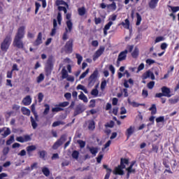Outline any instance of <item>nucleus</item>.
<instances>
[{"mask_svg":"<svg viewBox=\"0 0 179 179\" xmlns=\"http://www.w3.org/2000/svg\"><path fill=\"white\" fill-rule=\"evenodd\" d=\"M168 8L171 9V10L173 12L172 13H177V12L179 11V6H173L169 5Z\"/></svg>","mask_w":179,"mask_h":179,"instance_id":"34","label":"nucleus"},{"mask_svg":"<svg viewBox=\"0 0 179 179\" xmlns=\"http://www.w3.org/2000/svg\"><path fill=\"white\" fill-rule=\"evenodd\" d=\"M52 69H54V62H52V57H50L47 60L45 71L46 73L50 75L51 72H52Z\"/></svg>","mask_w":179,"mask_h":179,"instance_id":"7","label":"nucleus"},{"mask_svg":"<svg viewBox=\"0 0 179 179\" xmlns=\"http://www.w3.org/2000/svg\"><path fill=\"white\" fill-rule=\"evenodd\" d=\"M92 96H95V97H97L99 96V90L97 89H93L91 91Z\"/></svg>","mask_w":179,"mask_h":179,"instance_id":"53","label":"nucleus"},{"mask_svg":"<svg viewBox=\"0 0 179 179\" xmlns=\"http://www.w3.org/2000/svg\"><path fill=\"white\" fill-rule=\"evenodd\" d=\"M127 101L129 103V104H130L131 106H132V107H139V106H145V103H138V102L136 101H131V99H128Z\"/></svg>","mask_w":179,"mask_h":179,"instance_id":"22","label":"nucleus"},{"mask_svg":"<svg viewBox=\"0 0 179 179\" xmlns=\"http://www.w3.org/2000/svg\"><path fill=\"white\" fill-rule=\"evenodd\" d=\"M121 24H122V26H123V27H124V29H129V20L126 19V20H124V22H122L121 23Z\"/></svg>","mask_w":179,"mask_h":179,"instance_id":"37","label":"nucleus"},{"mask_svg":"<svg viewBox=\"0 0 179 179\" xmlns=\"http://www.w3.org/2000/svg\"><path fill=\"white\" fill-rule=\"evenodd\" d=\"M78 99L82 100L84 103H87L88 101L87 96L83 94V92H80V94L78 96Z\"/></svg>","mask_w":179,"mask_h":179,"instance_id":"25","label":"nucleus"},{"mask_svg":"<svg viewBox=\"0 0 179 179\" xmlns=\"http://www.w3.org/2000/svg\"><path fill=\"white\" fill-rule=\"evenodd\" d=\"M71 156L73 159H79V151L78 150L73 151Z\"/></svg>","mask_w":179,"mask_h":179,"instance_id":"44","label":"nucleus"},{"mask_svg":"<svg viewBox=\"0 0 179 179\" xmlns=\"http://www.w3.org/2000/svg\"><path fill=\"white\" fill-rule=\"evenodd\" d=\"M103 154L99 153L98 157H96L97 163L99 164L101 163V160H103Z\"/></svg>","mask_w":179,"mask_h":179,"instance_id":"58","label":"nucleus"},{"mask_svg":"<svg viewBox=\"0 0 179 179\" xmlns=\"http://www.w3.org/2000/svg\"><path fill=\"white\" fill-rule=\"evenodd\" d=\"M35 35H36V34H33L30 31H28L27 36L28 38H34Z\"/></svg>","mask_w":179,"mask_h":179,"instance_id":"64","label":"nucleus"},{"mask_svg":"<svg viewBox=\"0 0 179 179\" xmlns=\"http://www.w3.org/2000/svg\"><path fill=\"white\" fill-rule=\"evenodd\" d=\"M108 12H114L117 10V3L113 1L110 4H107Z\"/></svg>","mask_w":179,"mask_h":179,"instance_id":"18","label":"nucleus"},{"mask_svg":"<svg viewBox=\"0 0 179 179\" xmlns=\"http://www.w3.org/2000/svg\"><path fill=\"white\" fill-rule=\"evenodd\" d=\"M57 22H58V24H61V22H62V14H61V12H59L57 13Z\"/></svg>","mask_w":179,"mask_h":179,"instance_id":"48","label":"nucleus"},{"mask_svg":"<svg viewBox=\"0 0 179 179\" xmlns=\"http://www.w3.org/2000/svg\"><path fill=\"white\" fill-rule=\"evenodd\" d=\"M56 5L57 6H59V5H68V4L64 0H57L56 1Z\"/></svg>","mask_w":179,"mask_h":179,"instance_id":"57","label":"nucleus"},{"mask_svg":"<svg viewBox=\"0 0 179 179\" xmlns=\"http://www.w3.org/2000/svg\"><path fill=\"white\" fill-rule=\"evenodd\" d=\"M76 89H77V90H83V92H84V93H85V94H87L89 93V92L87 91V89L84 85H82L80 84H79L77 86Z\"/></svg>","mask_w":179,"mask_h":179,"instance_id":"28","label":"nucleus"},{"mask_svg":"<svg viewBox=\"0 0 179 179\" xmlns=\"http://www.w3.org/2000/svg\"><path fill=\"white\" fill-rule=\"evenodd\" d=\"M39 157L45 160V156H47V152L45 150H42L38 152Z\"/></svg>","mask_w":179,"mask_h":179,"instance_id":"33","label":"nucleus"},{"mask_svg":"<svg viewBox=\"0 0 179 179\" xmlns=\"http://www.w3.org/2000/svg\"><path fill=\"white\" fill-rule=\"evenodd\" d=\"M42 173L43 175H45V177H50V169L45 166L42 168Z\"/></svg>","mask_w":179,"mask_h":179,"instance_id":"26","label":"nucleus"},{"mask_svg":"<svg viewBox=\"0 0 179 179\" xmlns=\"http://www.w3.org/2000/svg\"><path fill=\"white\" fill-rule=\"evenodd\" d=\"M24 142H30V141H31V137H30L29 135H24Z\"/></svg>","mask_w":179,"mask_h":179,"instance_id":"62","label":"nucleus"},{"mask_svg":"<svg viewBox=\"0 0 179 179\" xmlns=\"http://www.w3.org/2000/svg\"><path fill=\"white\" fill-rule=\"evenodd\" d=\"M57 141H59L60 143H62V145H63L64 142H65V141H66V134L62 135L60 138Z\"/></svg>","mask_w":179,"mask_h":179,"instance_id":"46","label":"nucleus"},{"mask_svg":"<svg viewBox=\"0 0 179 179\" xmlns=\"http://www.w3.org/2000/svg\"><path fill=\"white\" fill-rule=\"evenodd\" d=\"M44 80V74L41 73L36 78L37 83H41Z\"/></svg>","mask_w":179,"mask_h":179,"instance_id":"43","label":"nucleus"},{"mask_svg":"<svg viewBox=\"0 0 179 179\" xmlns=\"http://www.w3.org/2000/svg\"><path fill=\"white\" fill-rule=\"evenodd\" d=\"M147 87L150 89L152 90L153 87H155V81H150V83H148Z\"/></svg>","mask_w":179,"mask_h":179,"instance_id":"61","label":"nucleus"},{"mask_svg":"<svg viewBox=\"0 0 179 179\" xmlns=\"http://www.w3.org/2000/svg\"><path fill=\"white\" fill-rule=\"evenodd\" d=\"M103 168L105 169V170H106V174L104 177V179H109L110 176H111V173L113 172V169L108 168V166L106 164L103 165Z\"/></svg>","mask_w":179,"mask_h":179,"instance_id":"19","label":"nucleus"},{"mask_svg":"<svg viewBox=\"0 0 179 179\" xmlns=\"http://www.w3.org/2000/svg\"><path fill=\"white\" fill-rule=\"evenodd\" d=\"M127 54H128V50L120 52L117 59V63L120 64L121 61H125L127 59Z\"/></svg>","mask_w":179,"mask_h":179,"instance_id":"13","label":"nucleus"},{"mask_svg":"<svg viewBox=\"0 0 179 179\" xmlns=\"http://www.w3.org/2000/svg\"><path fill=\"white\" fill-rule=\"evenodd\" d=\"M131 57L132 58H137L139 57V49L137 47H136L133 52H131Z\"/></svg>","mask_w":179,"mask_h":179,"instance_id":"27","label":"nucleus"},{"mask_svg":"<svg viewBox=\"0 0 179 179\" xmlns=\"http://www.w3.org/2000/svg\"><path fill=\"white\" fill-rule=\"evenodd\" d=\"M105 50H106V48H104V46H100L99 50H97L93 55V61H97L99 57H101Z\"/></svg>","mask_w":179,"mask_h":179,"instance_id":"12","label":"nucleus"},{"mask_svg":"<svg viewBox=\"0 0 179 179\" xmlns=\"http://www.w3.org/2000/svg\"><path fill=\"white\" fill-rule=\"evenodd\" d=\"M178 101H179V96H175L174 99H169V103L171 104H177Z\"/></svg>","mask_w":179,"mask_h":179,"instance_id":"39","label":"nucleus"},{"mask_svg":"<svg viewBox=\"0 0 179 179\" xmlns=\"http://www.w3.org/2000/svg\"><path fill=\"white\" fill-rule=\"evenodd\" d=\"M157 3H159V0H150L148 3L149 8L150 9H156Z\"/></svg>","mask_w":179,"mask_h":179,"instance_id":"21","label":"nucleus"},{"mask_svg":"<svg viewBox=\"0 0 179 179\" xmlns=\"http://www.w3.org/2000/svg\"><path fill=\"white\" fill-rule=\"evenodd\" d=\"M97 76H99V70L96 69L88 78L89 86L94 85V83H96V79H97Z\"/></svg>","mask_w":179,"mask_h":179,"instance_id":"8","label":"nucleus"},{"mask_svg":"<svg viewBox=\"0 0 179 179\" xmlns=\"http://www.w3.org/2000/svg\"><path fill=\"white\" fill-rule=\"evenodd\" d=\"M76 58L78 59V65H80L82 64V61H83V57H82L79 53H77L76 54Z\"/></svg>","mask_w":179,"mask_h":179,"instance_id":"36","label":"nucleus"},{"mask_svg":"<svg viewBox=\"0 0 179 179\" xmlns=\"http://www.w3.org/2000/svg\"><path fill=\"white\" fill-rule=\"evenodd\" d=\"M113 21H110L108 23H107L105 25L103 29H105L106 30H110V28L111 27V26H113Z\"/></svg>","mask_w":179,"mask_h":179,"instance_id":"52","label":"nucleus"},{"mask_svg":"<svg viewBox=\"0 0 179 179\" xmlns=\"http://www.w3.org/2000/svg\"><path fill=\"white\" fill-rule=\"evenodd\" d=\"M26 27L24 26L20 27L17 31L15 36L14 38L13 45L22 50L24 48V44H23L22 38H24Z\"/></svg>","mask_w":179,"mask_h":179,"instance_id":"1","label":"nucleus"},{"mask_svg":"<svg viewBox=\"0 0 179 179\" xmlns=\"http://www.w3.org/2000/svg\"><path fill=\"white\" fill-rule=\"evenodd\" d=\"M149 110L151 111V115L149 118V121L155 124V114H157V108L156 107V104H152L151 107L149 108Z\"/></svg>","mask_w":179,"mask_h":179,"instance_id":"11","label":"nucleus"},{"mask_svg":"<svg viewBox=\"0 0 179 179\" xmlns=\"http://www.w3.org/2000/svg\"><path fill=\"white\" fill-rule=\"evenodd\" d=\"M125 164H129V159L127 158H121L120 164L115 168L113 174H115V176H124V169H125Z\"/></svg>","mask_w":179,"mask_h":179,"instance_id":"2","label":"nucleus"},{"mask_svg":"<svg viewBox=\"0 0 179 179\" xmlns=\"http://www.w3.org/2000/svg\"><path fill=\"white\" fill-rule=\"evenodd\" d=\"M66 24L67 28L65 29V31L62 36V40L64 41H66V39L68 38V33H71V31H72V29L73 28V24L72 23L71 20H67Z\"/></svg>","mask_w":179,"mask_h":179,"instance_id":"6","label":"nucleus"},{"mask_svg":"<svg viewBox=\"0 0 179 179\" xmlns=\"http://www.w3.org/2000/svg\"><path fill=\"white\" fill-rule=\"evenodd\" d=\"M43 99H44V94H43V92H39L38 94V103H41V101H43Z\"/></svg>","mask_w":179,"mask_h":179,"instance_id":"51","label":"nucleus"},{"mask_svg":"<svg viewBox=\"0 0 179 179\" xmlns=\"http://www.w3.org/2000/svg\"><path fill=\"white\" fill-rule=\"evenodd\" d=\"M106 86H107V80H103L101 83V90H104V89H106Z\"/></svg>","mask_w":179,"mask_h":179,"instance_id":"55","label":"nucleus"},{"mask_svg":"<svg viewBox=\"0 0 179 179\" xmlns=\"http://www.w3.org/2000/svg\"><path fill=\"white\" fill-rule=\"evenodd\" d=\"M136 163V161H132L130 164V166L126 169V171L128 173H130L131 174H135L136 173V170L134 169V166H135V164Z\"/></svg>","mask_w":179,"mask_h":179,"instance_id":"17","label":"nucleus"},{"mask_svg":"<svg viewBox=\"0 0 179 179\" xmlns=\"http://www.w3.org/2000/svg\"><path fill=\"white\" fill-rule=\"evenodd\" d=\"M21 111L24 115H27V116L30 115V110L29 108L26 107L21 108Z\"/></svg>","mask_w":179,"mask_h":179,"instance_id":"30","label":"nucleus"},{"mask_svg":"<svg viewBox=\"0 0 179 179\" xmlns=\"http://www.w3.org/2000/svg\"><path fill=\"white\" fill-rule=\"evenodd\" d=\"M106 128H113L114 127V121L110 120L109 123L105 124Z\"/></svg>","mask_w":179,"mask_h":179,"instance_id":"54","label":"nucleus"},{"mask_svg":"<svg viewBox=\"0 0 179 179\" xmlns=\"http://www.w3.org/2000/svg\"><path fill=\"white\" fill-rule=\"evenodd\" d=\"M88 149L90 153L93 155V156H96V155H97V153L99 152V149L97 148L89 147Z\"/></svg>","mask_w":179,"mask_h":179,"instance_id":"24","label":"nucleus"},{"mask_svg":"<svg viewBox=\"0 0 179 179\" xmlns=\"http://www.w3.org/2000/svg\"><path fill=\"white\" fill-rule=\"evenodd\" d=\"M64 50L68 54H71L72 51L73 50V39L71 38L66 42V45H64Z\"/></svg>","mask_w":179,"mask_h":179,"instance_id":"10","label":"nucleus"},{"mask_svg":"<svg viewBox=\"0 0 179 179\" xmlns=\"http://www.w3.org/2000/svg\"><path fill=\"white\" fill-rule=\"evenodd\" d=\"M160 41H164V37L163 36H158L155 38V44L157 43H160Z\"/></svg>","mask_w":179,"mask_h":179,"instance_id":"56","label":"nucleus"},{"mask_svg":"<svg viewBox=\"0 0 179 179\" xmlns=\"http://www.w3.org/2000/svg\"><path fill=\"white\" fill-rule=\"evenodd\" d=\"M26 149H27V152H34V150L37 149V147H36V145H31L27 147Z\"/></svg>","mask_w":179,"mask_h":179,"instance_id":"40","label":"nucleus"},{"mask_svg":"<svg viewBox=\"0 0 179 179\" xmlns=\"http://www.w3.org/2000/svg\"><path fill=\"white\" fill-rule=\"evenodd\" d=\"M78 143L80 145V148L81 149H83V148H85V146H86V142L82 141V140H78Z\"/></svg>","mask_w":179,"mask_h":179,"instance_id":"47","label":"nucleus"},{"mask_svg":"<svg viewBox=\"0 0 179 179\" xmlns=\"http://www.w3.org/2000/svg\"><path fill=\"white\" fill-rule=\"evenodd\" d=\"M136 19H137L136 25L139 26L141 24V22H142V16H141V14H139V13H136Z\"/></svg>","mask_w":179,"mask_h":179,"instance_id":"29","label":"nucleus"},{"mask_svg":"<svg viewBox=\"0 0 179 179\" xmlns=\"http://www.w3.org/2000/svg\"><path fill=\"white\" fill-rule=\"evenodd\" d=\"M96 128V123L94 120H90L88 124V129L93 131Z\"/></svg>","mask_w":179,"mask_h":179,"instance_id":"31","label":"nucleus"},{"mask_svg":"<svg viewBox=\"0 0 179 179\" xmlns=\"http://www.w3.org/2000/svg\"><path fill=\"white\" fill-rule=\"evenodd\" d=\"M141 78L143 80L148 79V78H150L152 80H155V74L150 70H148L142 75Z\"/></svg>","mask_w":179,"mask_h":179,"instance_id":"14","label":"nucleus"},{"mask_svg":"<svg viewBox=\"0 0 179 179\" xmlns=\"http://www.w3.org/2000/svg\"><path fill=\"white\" fill-rule=\"evenodd\" d=\"M81 113H83L81 107H77L76 110L74 111V117H76V115H79V114H81Z\"/></svg>","mask_w":179,"mask_h":179,"instance_id":"42","label":"nucleus"},{"mask_svg":"<svg viewBox=\"0 0 179 179\" xmlns=\"http://www.w3.org/2000/svg\"><path fill=\"white\" fill-rule=\"evenodd\" d=\"M89 71L90 69H87L85 72H83L80 76L79 79H85V78H86V76H87V73H89Z\"/></svg>","mask_w":179,"mask_h":179,"instance_id":"45","label":"nucleus"},{"mask_svg":"<svg viewBox=\"0 0 179 179\" xmlns=\"http://www.w3.org/2000/svg\"><path fill=\"white\" fill-rule=\"evenodd\" d=\"M62 145V143L60 141H57L52 145V149L57 150L59 146Z\"/></svg>","mask_w":179,"mask_h":179,"instance_id":"32","label":"nucleus"},{"mask_svg":"<svg viewBox=\"0 0 179 179\" xmlns=\"http://www.w3.org/2000/svg\"><path fill=\"white\" fill-rule=\"evenodd\" d=\"M69 106V102L64 101L59 103L58 105H56L55 108L52 109V113H59V111H64V108L61 107H68Z\"/></svg>","mask_w":179,"mask_h":179,"instance_id":"9","label":"nucleus"},{"mask_svg":"<svg viewBox=\"0 0 179 179\" xmlns=\"http://www.w3.org/2000/svg\"><path fill=\"white\" fill-rule=\"evenodd\" d=\"M78 15L80 16H85L86 15V8L85 6L80 7L78 9Z\"/></svg>","mask_w":179,"mask_h":179,"instance_id":"23","label":"nucleus"},{"mask_svg":"<svg viewBox=\"0 0 179 179\" xmlns=\"http://www.w3.org/2000/svg\"><path fill=\"white\" fill-rule=\"evenodd\" d=\"M45 110L43 111V115H47L48 113H50V105L48 104H45L44 105Z\"/></svg>","mask_w":179,"mask_h":179,"instance_id":"41","label":"nucleus"},{"mask_svg":"<svg viewBox=\"0 0 179 179\" xmlns=\"http://www.w3.org/2000/svg\"><path fill=\"white\" fill-rule=\"evenodd\" d=\"M135 132V127L130 126L125 131V136H127V140L129 139Z\"/></svg>","mask_w":179,"mask_h":179,"instance_id":"15","label":"nucleus"},{"mask_svg":"<svg viewBox=\"0 0 179 179\" xmlns=\"http://www.w3.org/2000/svg\"><path fill=\"white\" fill-rule=\"evenodd\" d=\"M13 141H15V136H11L8 140L6 141V145H12Z\"/></svg>","mask_w":179,"mask_h":179,"instance_id":"50","label":"nucleus"},{"mask_svg":"<svg viewBox=\"0 0 179 179\" xmlns=\"http://www.w3.org/2000/svg\"><path fill=\"white\" fill-rule=\"evenodd\" d=\"M162 93H157L155 97L158 99H162V97H171V90L170 88L164 86L161 88Z\"/></svg>","mask_w":179,"mask_h":179,"instance_id":"5","label":"nucleus"},{"mask_svg":"<svg viewBox=\"0 0 179 179\" xmlns=\"http://www.w3.org/2000/svg\"><path fill=\"white\" fill-rule=\"evenodd\" d=\"M156 122L159 124V122H164V116H160L156 118Z\"/></svg>","mask_w":179,"mask_h":179,"instance_id":"60","label":"nucleus"},{"mask_svg":"<svg viewBox=\"0 0 179 179\" xmlns=\"http://www.w3.org/2000/svg\"><path fill=\"white\" fill-rule=\"evenodd\" d=\"M40 44H43V34L41 32L38 34L36 39L33 43V45L36 47L40 45Z\"/></svg>","mask_w":179,"mask_h":179,"instance_id":"16","label":"nucleus"},{"mask_svg":"<svg viewBox=\"0 0 179 179\" xmlns=\"http://www.w3.org/2000/svg\"><path fill=\"white\" fill-rule=\"evenodd\" d=\"M31 111L34 114V117H33V116L30 117L31 127H32L33 129H36V128H37V127H38L37 122H36V121H38V115L37 114V111H36V104L33 103L31 106Z\"/></svg>","mask_w":179,"mask_h":179,"instance_id":"4","label":"nucleus"},{"mask_svg":"<svg viewBox=\"0 0 179 179\" xmlns=\"http://www.w3.org/2000/svg\"><path fill=\"white\" fill-rule=\"evenodd\" d=\"M58 10H59V12H61V11L63 10V12H64V13H66V12H68V10H66V8L65 7L61 6H59L58 7Z\"/></svg>","mask_w":179,"mask_h":179,"instance_id":"63","label":"nucleus"},{"mask_svg":"<svg viewBox=\"0 0 179 179\" xmlns=\"http://www.w3.org/2000/svg\"><path fill=\"white\" fill-rule=\"evenodd\" d=\"M10 44H12V33L6 35L5 38L3 41V43H1V51H4L5 52H6V51L9 50V47H10Z\"/></svg>","mask_w":179,"mask_h":179,"instance_id":"3","label":"nucleus"},{"mask_svg":"<svg viewBox=\"0 0 179 179\" xmlns=\"http://www.w3.org/2000/svg\"><path fill=\"white\" fill-rule=\"evenodd\" d=\"M142 96L144 99H146V97L149 96V92H148V90H143Z\"/></svg>","mask_w":179,"mask_h":179,"instance_id":"59","label":"nucleus"},{"mask_svg":"<svg viewBox=\"0 0 179 179\" xmlns=\"http://www.w3.org/2000/svg\"><path fill=\"white\" fill-rule=\"evenodd\" d=\"M35 6H36L35 15H37V13H38V10H39V9H40V8L41 7V4H40V3L36 2V3H35Z\"/></svg>","mask_w":179,"mask_h":179,"instance_id":"49","label":"nucleus"},{"mask_svg":"<svg viewBox=\"0 0 179 179\" xmlns=\"http://www.w3.org/2000/svg\"><path fill=\"white\" fill-rule=\"evenodd\" d=\"M59 125H65V122L62 121H56L52 123V127L55 128V127H59Z\"/></svg>","mask_w":179,"mask_h":179,"instance_id":"35","label":"nucleus"},{"mask_svg":"<svg viewBox=\"0 0 179 179\" xmlns=\"http://www.w3.org/2000/svg\"><path fill=\"white\" fill-rule=\"evenodd\" d=\"M22 102L24 106H30L31 104V96L30 95L27 96L22 99Z\"/></svg>","mask_w":179,"mask_h":179,"instance_id":"20","label":"nucleus"},{"mask_svg":"<svg viewBox=\"0 0 179 179\" xmlns=\"http://www.w3.org/2000/svg\"><path fill=\"white\" fill-rule=\"evenodd\" d=\"M62 79H66V78H68V71L65 68L62 69Z\"/></svg>","mask_w":179,"mask_h":179,"instance_id":"38","label":"nucleus"}]
</instances>
